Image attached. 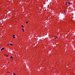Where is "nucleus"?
Masks as SVG:
<instances>
[{
  "label": "nucleus",
  "mask_w": 75,
  "mask_h": 75,
  "mask_svg": "<svg viewBox=\"0 0 75 75\" xmlns=\"http://www.w3.org/2000/svg\"><path fill=\"white\" fill-rule=\"evenodd\" d=\"M10 58H11V60H13L14 59V58L12 56Z\"/></svg>",
  "instance_id": "1"
},
{
  "label": "nucleus",
  "mask_w": 75,
  "mask_h": 75,
  "mask_svg": "<svg viewBox=\"0 0 75 75\" xmlns=\"http://www.w3.org/2000/svg\"><path fill=\"white\" fill-rule=\"evenodd\" d=\"M4 50V48H2L1 50V51H3V50Z\"/></svg>",
  "instance_id": "2"
},
{
  "label": "nucleus",
  "mask_w": 75,
  "mask_h": 75,
  "mask_svg": "<svg viewBox=\"0 0 75 75\" xmlns=\"http://www.w3.org/2000/svg\"><path fill=\"white\" fill-rule=\"evenodd\" d=\"M13 38H15L16 37H15V35H13Z\"/></svg>",
  "instance_id": "3"
},
{
  "label": "nucleus",
  "mask_w": 75,
  "mask_h": 75,
  "mask_svg": "<svg viewBox=\"0 0 75 75\" xmlns=\"http://www.w3.org/2000/svg\"><path fill=\"white\" fill-rule=\"evenodd\" d=\"M68 3V2H66L65 3V4L66 5H67V4Z\"/></svg>",
  "instance_id": "4"
},
{
  "label": "nucleus",
  "mask_w": 75,
  "mask_h": 75,
  "mask_svg": "<svg viewBox=\"0 0 75 75\" xmlns=\"http://www.w3.org/2000/svg\"><path fill=\"white\" fill-rule=\"evenodd\" d=\"M68 3L69 4H71V3L70 2H68Z\"/></svg>",
  "instance_id": "5"
},
{
  "label": "nucleus",
  "mask_w": 75,
  "mask_h": 75,
  "mask_svg": "<svg viewBox=\"0 0 75 75\" xmlns=\"http://www.w3.org/2000/svg\"><path fill=\"white\" fill-rule=\"evenodd\" d=\"M10 45H11V46H13V45L12 44H10Z\"/></svg>",
  "instance_id": "6"
},
{
  "label": "nucleus",
  "mask_w": 75,
  "mask_h": 75,
  "mask_svg": "<svg viewBox=\"0 0 75 75\" xmlns=\"http://www.w3.org/2000/svg\"><path fill=\"white\" fill-rule=\"evenodd\" d=\"M22 30L23 32H24V29H22Z\"/></svg>",
  "instance_id": "7"
},
{
  "label": "nucleus",
  "mask_w": 75,
  "mask_h": 75,
  "mask_svg": "<svg viewBox=\"0 0 75 75\" xmlns=\"http://www.w3.org/2000/svg\"><path fill=\"white\" fill-rule=\"evenodd\" d=\"M28 21H26V24H28Z\"/></svg>",
  "instance_id": "8"
},
{
  "label": "nucleus",
  "mask_w": 75,
  "mask_h": 75,
  "mask_svg": "<svg viewBox=\"0 0 75 75\" xmlns=\"http://www.w3.org/2000/svg\"><path fill=\"white\" fill-rule=\"evenodd\" d=\"M55 39L57 38V37H55Z\"/></svg>",
  "instance_id": "9"
},
{
  "label": "nucleus",
  "mask_w": 75,
  "mask_h": 75,
  "mask_svg": "<svg viewBox=\"0 0 75 75\" xmlns=\"http://www.w3.org/2000/svg\"><path fill=\"white\" fill-rule=\"evenodd\" d=\"M13 75H16V74H15V73H13Z\"/></svg>",
  "instance_id": "10"
},
{
  "label": "nucleus",
  "mask_w": 75,
  "mask_h": 75,
  "mask_svg": "<svg viewBox=\"0 0 75 75\" xmlns=\"http://www.w3.org/2000/svg\"><path fill=\"white\" fill-rule=\"evenodd\" d=\"M6 57H8V55H6Z\"/></svg>",
  "instance_id": "11"
},
{
  "label": "nucleus",
  "mask_w": 75,
  "mask_h": 75,
  "mask_svg": "<svg viewBox=\"0 0 75 75\" xmlns=\"http://www.w3.org/2000/svg\"><path fill=\"white\" fill-rule=\"evenodd\" d=\"M24 27V26H23V25H22V27Z\"/></svg>",
  "instance_id": "12"
},
{
  "label": "nucleus",
  "mask_w": 75,
  "mask_h": 75,
  "mask_svg": "<svg viewBox=\"0 0 75 75\" xmlns=\"http://www.w3.org/2000/svg\"><path fill=\"white\" fill-rule=\"evenodd\" d=\"M5 55L6 56V55H7V54H5Z\"/></svg>",
  "instance_id": "13"
},
{
  "label": "nucleus",
  "mask_w": 75,
  "mask_h": 75,
  "mask_svg": "<svg viewBox=\"0 0 75 75\" xmlns=\"http://www.w3.org/2000/svg\"><path fill=\"white\" fill-rule=\"evenodd\" d=\"M65 11H64V12H65Z\"/></svg>",
  "instance_id": "14"
}]
</instances>
